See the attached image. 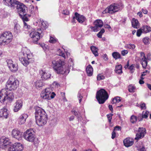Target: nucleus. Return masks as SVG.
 Masks as SVG:
<instances>
[{
    "instance_id": "54",
    "label": "nucleus",
    "mask_w": 151,
    "mask_h": 151,
    "mask_svg": "<svg viewBox=\"0 0 151 151\" xmlns=\"http://www.w3.org/2000/svg\"><path fill=\"white\" fill-rule=\"evenodd\" d=\"M52 84L54 86H55L56 87L58 88L60 86L59 84L56 81L54 82Z\"/></svg>"
},
{
    "instance_id": "45",
    "label": "nucleus",
    "mask_w": 151,
    "mask_h": 151,
    "mask_svg": "<svg viewBox=\"0 0 151 151\" xmlns=\"http://www.w3.org/2000/svg\"><path fill=\"white\" fill-rule=\"evenodd\" d=\"M104 76L101 74H99L97 76V80L98 81H100L101 80H103L104 79Z\"/></svg>"
},
{
    "instance_id": "55",
    "label": "nucleus",
    "mask_w": 151,
    "mask_h": 151,
    "mask_svg": "<svg viewBox=\"0 0 151 151\" xmlns=\"http://www.w3.org/2000/svg\"><path fill=\"white\" fill-rule=\"evenodd\" d=\"M59 52H60L59 55L60 56H62L63 58H65V54L62 52L60 50H59Z\"/></svg>"
},
{
    "instance_id": "57",
    "label": "nucleus",
    "mask_w": 151,
    "mask_h": 151,
    "mask_svg": "<svg viewBox=\"0 0 151 151\" xmlns=\"http://www.w3.org/2000/svg\"><path fill=\"white\" fill-rule=\"evenodd\" d=\"M114 99H116V101H117V103L121 101L120 97L116 96V97H115Z\"/></svg>"
},
{
    "instance_id": "17",
    "label": "nucleus",
    "mask_w": 151,
    "mask_h": 151,
    "mask_svg": "<svg viewBox=\"0 0 151 151\" xmlns=\"http://www.w3.org/2000/svg\"><path fill=\"white\" fill-rule=\"evenodd\" d=\"M12 135L13 137L19 140L21 139L22 133L17 129H14L12 131Z\"/></svg>"
},
{
    "instance_id": "52",
    "label": "nucleus",
    "mask_w": 151,
    "mask_h": 151,
    "mask_svg": "<svg viewBox=\"0 0 151 151\" xmlns=\"http://www.w3.org/2000/svg\"><path fill=\"white\" fill-rule=\"evenodd\" d=\"M146 61H147L145 56H144V58H142L140 60L141 63Z\"/></svg>"
},
{
    "instance_id": "30",
    "label": "nucleus",
    "mask_w": 151,
    "mask_h": 151,
    "mask_svg": "<svg viewBox=\"0 0 151 151\" xmlns=\"http://www.w3.org/2000/svg\"><path fill=\"white\" fill-rule=\"evenodd\" d=\"M91 50L93 53L94 55L96 57L98 56V48L95 46H92L90 47Z\"/></svg>"
},
{
    "instance_id": "10",
    "label": "nucleus",
    "mask_w": 151,
    "mask_h": 151,
    "mask_svg": "<svg viewBox=\"0 0 151 151\" xmlns=\"http://www.w3.org/2000/svg\"><path fill=\"white\" fill-rule=\"evenodd\" d=\"M120 6L117 4H113L108 7L103 12V13L113 14L117 12L119 10Z\"/></svg>"
},
{
    "instance_id": "38",
    "label": "nucleus",
    "mask_w": 151,
    "mask_h": 151,
    "mask_svg": "<svg viewBox=\"0 0 151 151\" xmlns=\"http://www.w3.org/2000/svg\"><path fill=\"white\" fill-rule=\"evenodd\" d=\"M137 117L134 115H132L130 117V121L132 123L135 122L137 121Z\"/></svg>"
},
{
    "instance_id": "29",
    "label": "nucleus",
    "mask_w": 151,
    "mask_h": 151,
    "mask_svg": "<svg viewBox=\"0 0 151 151\" xmlns=\"http://www.w3.org/2000/svg\"><path fill=\"white\" fill-rule=\"evenodd\" d=\"M132 27L135 28H137L139 26V23L137 19L134 18L132 19Z\"/></svg>"
},
{
    "instance_id": "37",
    "label": "nucleus",
    "mask_w": 151,
    "mask_h": 151,
    "mask_svg": "<svg viewBox=\"0 0 151 151\" xmlns=\"http://www.w3.org/2000/svg\"><path fill=\"white\" fill-rule=\"evenodd\" d=\"M149 114V112L148 111H144L142 112V118H147L148 117V114Z\"/></svg>"
},
{
    "instance_id": "64",
    "label": "nucleus",
    "mask_w": 151,
    "mask_h": 151,
    "mask_svg": "<svg viewBox=\"0 0 151 151\" xmlns=\"http://www.w3.org/2000/svg\"><path fill=\"white\" fill-rule=\"evenodd\" d=\"M74 119V117L73 116H70L69 118V120L70 121H73Z\"/></svg>"
},
{
    "instance_id": "40",
    "label": "nucleus",
    "mask_w": 151,
    "mask_h": 151,
    "mask_svg": "<svg viewBox=\"0 0 151 151\" xmlns=\"http://www.w3.org/2000/svg\"><path fill=\"white\" fill-rule=\"evenodd\" d=\"M15 150L13 145L8 146V148L7 151H16Z\"/></svg>"
},
{
    "instance_id": "62",
    "label": "nucleus",
    "mask_w": 151,
    "mask_h": 151,
    "mask_svg": "<svg viewBox=\"0 0 151 151\" xmlns=\"http://www.w3.org/2000/svg\"><path fill=\"white\" fill-rule=\"evenodd\" d=\"M139 151H146L145 148L144 147H142L138 149Z\"/></svg>"
},
{
    "instance_id": "48",
    "label": "nucleus",
    "mask_w": 151,
    "mask_h": 151,
    "mask_svg": "<svg viewBox=\"0 0 151 151\" xmlns=\"http://www.w3.org/2000/svg\"><path fill=\"white\" fill-rule=\"evenodd\" d=\"M78 98L79 103H80L83 97L81 96V93L79 92L78 94Z\"/></svg>"
},
{
    "instance_id": "39",
    "label": "nucleus",
    "mask_w": 151,
    "mask_h": 151,
    "mask_svg": "<svg viewBox=\"0 0 151 151\" xmlns=\"http://www.w3.org/2000/svg\"><path fill=\"white\" fill-rule=\"evenodd\" d=\"M41 28L43 30L45 29L47 27V25L46 24V23L44 21L42 22L41 25Z\"/></svg>"
},
{
    "instance_id": "18",
    "label": "nucleus",
    "mask_w": 151,
    "mask_h": 151,
    "mask_svg": "<svg viewBox=\"0 0 151 151\" xmlns=\"http://www.w3.org/2000/svg\"><path fill=\"white\" fill-rule=\"evenodd\" d=\"M22 106V102L21 100H18L16 102V105L14 108V112H17L19 110Z\"/></svg>"
},
{
    "instance_id": "35",
    "label": "nucleus",
    "mask_w": 151,
    "mask_h": 151,
    "mask_svg": "<svg viewBox=\"0 0 151 151\" xmlns=\"http://www.w3.org/2000/svg\"><path fill=\"white\" fill-rule=\"evenodd\" d=\"M142 30L143 32L145 33H147L150 32L151 30V28L150 27L147 26H145L143 27Z\"/></svg>"
},
{
    "instance_id": "36",
    "label": "nucleus",
    "mask_w": 151,
    "mask_h": 151,
    "mask_svg": "<svg viewBox=\"0 0 151 151\" xmlns=\"http://www.w3.org/2000/svg\"><path fill=\"white\" fill-rule=\"evenodd\" d=\"M143 42L145 45H148L150 43V38L146 37L143 39Z\"/></svg>"
},
{
    "instance_id": "51",
    "label": "nucleus",
    "mask_w": 151,
    "mask_h": 151,
    "mask_svg": "<svg viewBox=\"0 0 151 151\" xmlns=\"http://www.w3.org/2000/svg\"><path fill=\"white\" fill-rule=\"evenodd\" d=\"M140 108L142 109H146V107L145 103H142L141 104Z\"/></svg>"
},
{
    "instance_id": "15",
    "label": "nucleus",
    "mask_w": 151,
    "mask_h": 151,
    "mask_svg": "<svg viewBox=\"0 0 151 151\" xmlns=\"http://www.w3.org/2000/svg\"><path fill=\"white\" fill-rule=\"evenodd\" d=\"M39 73L43 80H47L51 78V74L47 71L41 70H40Z\"/></svg>"
},
{
    "instance_id": "4",
    "label": "nucleus",
    "mask_w": 151,
    "mask_h": 151,
    "mask_svg": "<svg viewBox=\"0 0 151 151\" xmlns=\"http://www.w3.org/2000/svg\"><path fill=\"white\" fill-rule=\"evenodd\" d=\"M21 54V56L19 58V60L24 65L26 66L31 61L32 57V54L30 50L26 47L22 48Z\"/></svg>"
},
{
    "instance_id": "22",
    "label": "nucleus",
    "mask_w": 151,
    "mask_h": 151,
    "mask_svg": "<svg viewBox=\"0 0 151 151\" xmlns=\"http://www.w3.org/2000/svg\"><path fill=\"white\" fill-rule=\"evenodd\" d=\"M6 108H3L0 109V117H3L6 119L8 116V113Z\"/></svg>"
},
{
    "instance_id": "61",
    "label": "nucleus",
    "mask_w": 151,
    "mask_h": 151,
    "mask_svg": "<svg viewBox=\"0 0 151 151\" xmlns=\"http://www.w3.org/2000/svg\"><path fill=\"white\" fill-rule=\"evenodd\" d=\"M142 11L144 14H146L147 13V11L146 9H142Z\"/></svg>"
},
{
    "instance_id": "23",
    "label": "nucleus",
    "mask_w": 151,
    "mask_h": 151,
    "mask_svg": "<svg viewBox=\"0 0 151 151\" xmlns=\"http://www.w3.org/2000/svg\"><path fill=\"white\" fill-rule=\"evenodd\" d=\"M28 117L27 115L26 114H23L20 116L18 119V122L19 124H24L25 122L26 119Z\"/></svg>"
},
{
    "instance_id": "46",
    "label": "nucleus",
    "mask_w": 151,
    "mask_h": 151,
    "mask_svg": "<svg viewBox=\"0 0 151 151\" xmlns=\"http://www.w3.org/2000/svg\"><path fill=\"white\" fill-rule=\"evenodd\" d=\"M113 114H110L107 115V117L108 119L109 122V123H111V120L112 119V116H113Z\"/></svg>"
},
{
    "instance_id": "16",
    "label": "nucleus",
    "mask_w": 151,
    "mask_h": 151,
    "mask_svg": "<svg viewBox=\"0 0 151 151\" xmlns=\"http://www.w3.org/2000/svg\"><path fill=\"white\" fill-rule=\"evenodd\" d=\"M146 129L145 128L139 127L138 130V133L136 134L135 139L138 140L140 138H142L145 135L146 133Z\"/></svg>"
},
{
    "instance_id": "25",
    "label": "nucleus",
    "mask_w": 151,
    "mask_h": 151,
    "mask_svg": "<svg viewBox=\"0 0 151 151\" xmlns=\"http://www.w3.org/2000/svg\"><path fill=\"white\" fill-rule=\"evenodd\" d=\"M13 145L16 151H22L23 149V146L20 143H15L13 144Z\"/></svg>"
},
{
    "instance_id": "32",
    "label": "nucleus",
    "mask_w": 151,
    "mask_h": 151,
    "mask_svg": "<svg viewBox=\"0 0 151 151\" xmlns=\"http://www.w3.org/2000/svg\"><path fill=\"white\" fill-rule=\"evenodd\" d=\"M42 80H37L35 82V84L37 88L41 87L44 85L42 82Z\"/></svg>"
},
{
    "instance_id": "41",
    "label": "nucleus",
    "mask_w": 151,
    "mask_h": 151,
    "mask_svg": "<svg viewBox=\"0 0 151 151\" xmlns=\"http://www.w3.org/2000/svg\"><path fill=\"white\" fill-rule=\"evenodd\" d=\"M57 40L56 38L50 36L49 41L51 43H55L57 42Z\"/></svg>"
},
{
    "instance_id": "33",
    "label": "nucleus",
    "mask_w": 151,
    "mask_h": 151,
    "mask_svg": "<svg viewBox=\"0 0 151 151\" xmlns=\"http://www.w3.org/2000/svg\"><path fill=\"white\" fill-rule=\"evenodd\" d=\"M122 66L121 65H119L116 66L115 71V72L118 74H120L122 73Z\"/></svg>"
},
{
    "instance_id": "8",
    "label": "nucleus",
    "mask_w": 151,
    "mask_h": 151,
    "mask_svg": "<svg viewBox=\"0 0 151 151\" xmlns=\"http://www.w3.org/2000/svg\"><path fill=\"white\" fill-rule=\"evenodd\" d=\"M24 138L26 140L33 142L35 138V132L32 129H29L25 131L23 135Z\"/></svg>"
},
{
    "instance_id": "11",
    "label": "nucleus",
    "mask_w": 151,
    "mask_h": 151,
    "mask_svg": "<svg viewBox=\"0 0 151 151\" xmlns=\"http://www.w3.org/2000/svg\"><path fill=\"white\" fill-rule=\"evenodd\" d=\"M40 30H41L40 29H37V31L33 29L30 33V36L33 39L34 42L35 43H36L40 38L42 37L41 35H40V33L38 32Z\"/></svg>"
},
{
    "instance_id": "47",
    "label": "nucleus",
    "mask_w": 151,
    "mask_h": 151,
    "mask_svg": "<svg viewBox=\"0 0 151 151\" xmlns=\"http://www.w3.org/2000/svg\"><path fill=\"white\" fill-rule=\"evenodd\" d=\"M141 63L142 65V67L144 68H146L147 64V61H145L143 62H142Z\"/></svg>"
},
{
    "instance_id": "14",
    "label": "nucleus",
    "mask_w": 151,
    "mask_h": 151,
    "mask_svg": "<svg viewBox=\"0 0 151 151\" xmlns=\"http://www.w3.org/2000/svg\"><path fill=\"white\" fill-rule=\"evenodd\" d=\"M95 26L91 27V29L94 32H97L99 30V28L101 27L103 24L102 21L101 20H97L94 22Z\"/></svg>"
},
{
    "instance_id": "44",
    "label": "nucleus",
    "mask_w": 151,
    "mask_h": 151,
    "mask_svg": "<svg viewBox=\"0 0 151 151\" xmlns=\"http://www.w3.org/2000/svg\"><path fill=\"white\" fill-rule=\"evenodd\" d=\"M127 48L131 49H134L135 47V45L134 44H130L127 45Z\"/></svg>"
},
{
    "instance_id": "31",
    "label": "nucleus",
    "mask_w": 151,
    "mask_h": 151,
    "mask_svg": "<svg viewBox=\"0 0 151 151\" xmlns=\"http://www.w3.org/2000/svg\"><path fill=\"white\" fill-rule=\"evenodd\" d=\"M71 112L74 115L76 116H77V119L78 121H79V120H80V117L79 116H78V114H80V112L78 111L76 108H73Z\"/></svg>"
},
{
    "instance_id": "49",
    "label": "nucleus",
    "mask_w": 151,
    "mask_h": 151,
    "mask_svg": "<svg viewBox=\"0 0 151 151\" xmlns=\"http://www.w3.org/2000/svg\"><path fill=\"white\" fill-rule=\"evenodd\" d=\"M134 67V64H132L131 65L129 68V69L130 70V72L132 73H133V70Z\"/></svg>"
},
{
    "instance_id": "42",
    "label": "nucleus",
    "mask_w": 151,
    "mask_h": 151,
    "mask_svg": "<svg viewBox=\"0 0 151 151\" xmlns=\"http://www.w3.org/2000/svg\"><path fill=\"white\" fill-rule=\"evenodd\" d=\"M135 89V88L134 86L132 85H130L129 86L128 90L130 92H134Z\"/></svg>"
},
{
    "instance_id": "1",
    "label": "nucleus",
    "mask_w": 151,
    "mask_h": 151,
    "mask_svg": "<svg viewBox=\"0 0 151 151\" xmlns=\"http://www.w3.org/2000/svg\"><path fill=\"white\" fill-rule=\"evenodd\" d=\"M68 67L65 68V63L63 60L59 59L58 60H53L52 62V66L55 71L58 74H68L70 72V67L74 64L73 60L70 58L68 61Z\"/></svg>"
},
{
    "instance_id": "2",
    "label": "nucleus",
    "mask_w": 151,
    "mask_h": 151,
    "mask_svg": "<svg viewBox=\"0 0 151 151\" xmlns=\"http://www.w3.org/2000/svg\"><path fill=\"white\" fill-rule=\"evenodd\" d=\"M35 115L36 123L38 126H42L47 123V115L43 109L39 107L36 108Z\"/></svg>"
},
{
    "instance_id": "24",
    "label": "nucleus",
    "mask_w": 151,
    "mask_h": 151,
    "mask_svg": "<svg viewBox=\"0 0 151 151\" xmlns=\"http://www.w3.org/2000/svg\"><path fill=\"white\" fill-rule=\"evenodd\" d=\"M133 141L132 139L129 138H127L123 141L124 145L127 147L132 145L133 144Z\"/></svg>"
},
{
    "instance_id": "5",
    "label": "nucleus",
    "mask_w": 151,
    "mask_h": 151,
    "mask_svg": "<svg viewBox=\"0 0 151 151\" xmlns=\"http://www.w3.org/2000/svg\"><path fill=\"white\" fill-rule=\"evenodd\" d=\"M108 97L107 92L103 89L97 91L96 93V98L99 104H104Z\"/></svg>"
},
{
    "instance_id": "34",
    "label": "nucleus",
    "mask_w": 151,
    "mask_h": 151,
    "mask_svg": "<svg viewBox=\"0 0 151 151\" xmlns=\"http://www.w3.org/2000/svg\"><path fill=\"white\" fill-rule=\"evenodd\" d=\"M112 55L115 60L121 58V55L119 53L117 52H114L112 53Z\"/></svg>"
},
{
    "instance_id": "43",
    "label": "nucleus",
    "mask_w": 151,
    "mask_h": 151,
    "mask_svg": "<svg viewBox=\"0 0 151 151\" xmlns=\"http://www.w3.org/2000/svg\"><path fill=\"white\" fill-rule=\"evenodd\" d=\"M143 32V31L142 30V29L141 28V29H138L137 30V36L138 37H140Z\"/></svg>"
},
{
    "instance_id": "53",
    "label": "nucleus",
    "mask_w": 151,
    "mask_h": 151,
    "mask_svg": "<svg viewBox=\"0 0 151 151\" xmlns=\"http://www.w3.org/2000/svg\"><path fill=\"white\" fill-rule=\"evenodd\" d=\"M128 53V51L127 50H124L123 51H122L121 52L122 55H123L124 56L127 54Z\"/></svg>"
},
{
    "instance_id": "27",
    "label": "nucleus",
    "mask_w": 151,
    "mask_h": 151,
    "mask_svg": "<svg viewBox=\"0 0 151 151\" xmlns=\"http://www.w3.org/2000/svg\"><path fill=\"white\" fill-rule=\"evenodd\" d=\"M86 70L88 76H91L92 75L93 70L92 66L90 65H88L87 67Z\"/></svg>"
},
{
    "instance_id": "12",
    "label": "nucleus",
    "mask_w": 151,
    "mask_h": 151,
    "mask_svg": "<svg viewBox=\"0 0 151 151\" xmlns=\"http://www.w3.org/2000/svg\"><path fill=\"white\" fill-rule=\"evenodd\" d=\"M6 62L7 66L11 71L14 72L17 70V65L15 63H14L11 60H7Z\"/></svg>"
},
{
    "instance_id": "60",
    "label": "nucleus",
    "mask_w": 151,
    "mask_h": 151,
    "mask_svg": "<svg viewBox=\"0 0 151 151\" xmlns=\"http://www.w3.org/2000/svg\"><path fill=\"white\" fill-rule=\"evenodd\" d=\"M76 17L75 15H74V16L73 17L72 19L71 22L73 23H76Z\"/></svg>"
},
{
    "instance_id": "21",
    "label": "nucleus",
    "mask_w": 151,
    "mask_h": 151,
    "mask_svg": "<svg viewBox=\"0 0 151 151\" xmlns=\"http://www.w3.org/2000/svg\"><path fill=\"white\" fill-rule=\"evenodd\" d=\"M10 91H7L5 93L6 95V100H8V101H12L14 99V96L13 93Z\"/></svg>"
},
{
    "instance_id": "58",
    "label": "nucleus",
    "mask_w": 151,
    "mask_h": 151,
    "mask_svg": "<svg viewBox=\"0 0 151 151\" xmlns=\"http://www.w3.org/2000/svg\"><path fill=\"white\" fill-rule=\"evenodd\" d=\"M142 115L141 114H139L138 116V119L139 121H141L142 120L143 118H142V116H141Z\"/></svg>"
},
{
    "instance_id": "59",
    "label": "nucleus",
    "mask_w": 151,
    "mask_h": 151,
    "mask_svg": "<svg viewBox=\"0 0 151 151\" xmlns=\"http://www.w3.org/2000/svg\"><path fill=\"white\" fill-rule=\"evenodd\" d=\"M116 136V133L114 131H113L112 133V136L111 138L112 139H114L115 137Z\"/></svg>"
},
{
    "instance_id": "28",
    "label": "nucleus",
    "mask_w": 151,
    "mask_h": 151,
    "mask_svg": "<svg viewBox=\"0 0 151 151\" xmlns=\"http://www.w3.org/2000/svg\"><path fill=\"white\" fill-rule=\"evenodd\" d=\"M6 3V5H8L11 6H15V2L16 1L14 0H3Z\"/></svg>"
},
{
    "instance_id": "50",
    "label": "nucleus",
    "mask_w": 151,
    "mask_h": 151,
    "mask_svg": "<svg viewBox=\"0 0 151 151\" xmlns=\"http://www.w3.org/2000/svg\"><path fill=\"white\" fill-rule=\"evenodd\" d=\"M63 14L64 15H68L69 14V11L67 10H63L62 12Z\"/></svg>"
},
{
    "instance_id": "63",
    "label": "nucleus",
    "mask_w": 151,
    "mask_h": 151,
    "mask_svg": "<svg viewBox=\"0 0 151 151\" xmlns=\"http://www.w3.org/2000/svg\"><path fill=\"white\" fill-rule=\"evenodd\" d=\"M103 58L105 60H107L108 59V57L106 54L104 55L103 56Z\"/></svg>"
},
{
    "instance_id": "9",
    "label": "nucleus",
    "mask_w": 151,
    "mask_h": 151,
    "mask_svg": "<svg viewBox=\"0 0 151 151\" xmlns=\"http://www.w3.org/2000/svg\"><path fill=\"white\" fill-rule=\"evenodd\" d=\"M52 91L50 88H46L41 93V97L44 99L48 100L53 98L55 96V94L54 92H52Z\"/></svg>"
},
{
    "instance_id": "26",
    "label": "nucleus",
    "mask_w": 151,
    "mask_h": 151,
    "mask_svg": "<svg viewBox=\"0 0 151 151\" xmlns=\"http://www.w3.org/2000/svg\"><path fill=\"white\" fill-rule=\"evenodd\" d=\"M13 31L15 35H17L21 32L20 26L19 24L17 23L15 24Z\"/></svg>"
},
{
    "instance_id": "56",
    "label": "nucleus",
    "mask_w": 151,
    "mask_h": 151,
    "mask_svg": "<svg viewBox=\"0 0 151 151\" xmlns=\"http://www.w3.org/2000/svg\"><path fill=\"white\" fill-rule=\"evenodd\" d=\"M121 129V127L118 126H116L114 129V130H120Z\"/></svg>"
},
{
    "instance_id": "19",
    "label": "nucleus",
    "mask_w": 151,
    "mask_h": 151,
    "mask_svg": "<svg viewBox=\"0 0 151 151\" xmlns=\"http://www.w3.org/2000/svg\"><path fill=\"white\" fill-rule=\"evenodd\" d=\"M75 15L76 17V19L79 23H82L85 20V17L84 16L80 15L77 12H75Z\"/></svg>"
},
{
    "instance_id": "7",
    "label": "nucleus",
    "mask_w": 151,
    "mask_h": 151,
    "mask_svg": "<svg viewBox=\"0 0 151 151\" xmlns=\"http://www.w3.org/2000/svg\"><path fill=\"white\" fill-rule=\"evenodd\" d=\"M12 35L10 32H6L0 37V45L8 44L10 42L12 39Z\"/></svg>"
},
{
    "instance_id": "6",
    "label": "nucleus",
    "mask_w": 151,
    "mask_h": 151,
    "mask_svg": "<svg viewBox=\"0 0 151 151\" xmlns=\"http://www.w3.org/2000/svg\"><path fill=\"white\" fill-rule=\"evenodd\" d=\"M19 82L12 76H10L6 82V87L9 91L16 90L18 87Z\"/></svg>"
},
{
    "instance_id": "20",
    "label": "nucleus",
    "mask_w": 151,
    "mask_h": 151,
    "mask_svg": "<svg viewBox=\"0 0 151 151\" xmlns=\"http://www.w3.org/2000/svg\"><path fill=\"white\" fill-rule=\"evenodd\" d=\"M6 92V90L5 89H2L0 91V102L3 103L6 100L5 93Z\"/></svg>"
},
{
    "instance_id": "3",
    "label": "nucleus",
    "mask_w": 151,
    "mask_h": 151,
    "mask_svg": "<svg viewBox=\"0 0 151 151\" xmlns=\"http://www.w3.org/2000/svg\"><path fill=\"white\" fill-rule=\"evenodd\" d=\"M15 5H17L16 6L17 11L20 18L24 22L28 21V17H30L31 15L26 14L28 11L27 7L23 3L17 1H16Z\"/></svg>"
},
{
    "instance_id": "13",
    "label": "nucleus",
    "mask_w": 151,
    "mask_h": 151,
    "mask_svg": "<svg viewBox=\"0 0 151 151\" xmlns=\"http://www.w3.org/2000/svg\"><path fill=\"white\" fill-rule=\"evenodd\" d=\"M11 142L8 138L2 137L0 139V147L4 148L9 145Z\"/></svg>"
}]
</instances>
